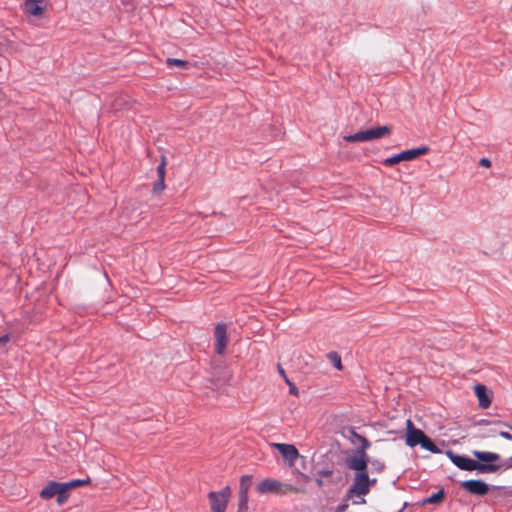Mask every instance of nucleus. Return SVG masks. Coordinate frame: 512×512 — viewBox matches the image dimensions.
<instances>
[{
	"instance_id": "1",
	"label": "nucleus",
	"mask_w": 512,
	"mask_h": 512,
	"mask_svg": "<svg viewBox=\"0 0 512 512\" xmlns=\"http://www.w3.org/2000/svg\"><path fill=\"white\" fill-rule=\"evenodd\" d=\"M472 454L483 463H479L466 456L454 454L452 451H448L447 455L452 463L461 470L465 471H478L480 473H493L499 470L500 466L493 464L500 459V455L494 452L487 451H472Z\"/></svg>"
},
{
	"instance_id": "2",
	"label": "nucleus",
	"mask_w": 512,
	"mask_h": 512,
	"mask_svg": "<svg viewBox=\"0 0 512 512\" xmlns=\"http://www.w3.org/2000/svg\"><path fill=\"white\" fill-rule=\"evenodd\" d=\"M355 476L353 483L348 490V496L363 497L370 492L371 486H373L377 480L370 479L367 473V466L361 470H355Z\"/></svg>"
},
{
	"instance_id": "3",
	"label": "nucleus",
	"mask_w": 512,
	"mask_h": 512,
	"mask_svg": "<svg viewBox=\"0 0 512 512\" xmlns=\"http://www.w3.org/2000/svg\"><path fill=\"white\" fill-rule=\"evenodd\" d=\"M391 134V127L389 126H378L375 128L367 129L364 131H358L355 134L344 136V140L347 142H366Z\"/></svg>"
},
{
	"instance_id": "4",
	"label": "nucleus",
	"mask_w": 512,
	"mask_h": 512,
	"mask_svg": "<svg viewBox=\"0 0 512 512\" xmlns=\"http://www.w3.org/2000/svg\"><path fill=\"white\" fill-rule=\"evenodd\" d=\"M356 437L361 441V446L353 456L346 459L347 467L351 470H361L368 465V456L366 450L370 447V442L363 436Z\"/></svg>"
},
{
	"instance_id": "5",
	"label": "nucleus",
	"mask_w": 512,
	"mask_h": 512,
	"mask_svg": "<svg viewBox=\"0 0 512 512\" xmlns=\"http://www.w3.org/2000/svg\"><path fill=\"white\" fill-rule=\"evenodd\" d=\"M430 152V148L428 146H421L409 150L402 151L396 155H393L389 158H386L383 161L385 166H393L402 161H412L420 156L426 155Z\"/></svg>"
},
{
	"instance_id": "6",
	"label": "nucleus",
	"mask_w": 512,
	"mask_h": 512,
	"mask_svg": "<svg viewBox=\"0 0 512 512\" xmlns=\"http://www.w3.org/2000/svg\"><path fill=\"white\" fill-rule=\"evenodd\" d=\"M231 493L229 486L224 487L220 491L209 492L208 499L211 512H226Z\"/></svg>"
},
{
	"instance_id": "7",
	"label": "nucleus",
	"mask_w": 512,
	"mask_h": 512,
	"mask_svg": "<svg viewBox=\"0 0 512 512\" xmlns=\"http://www.w3.org/2000/svg\"><path fill=\"white\" fill-rule=\"evenodd\" d=\"M214 338H215V352L219 355H223L225 353V350H226V347L228 344L226 324L218 323L215 326Z\"/></svg>"
},
{
	"instance_id": "8",
	"label": "nucleus",
	"mask_w": 512,
	"mask_h": 512,
	"mask_svg": "<svg viewBox=\"0 0 512 512\" xmlns=\"http://www.w3.org/2000/svg\"><path fill=\"white\" fill-rule=\"evenodd\" d=\"M460 486L468 493L478 496H484L489 491V485L482 480H466Z\"/></svg>"
},
{
	"instance_id": "9",
	"label": "nucleus",
	"mask_w": 512,
	"mask_h": 512,
	"mask_svg": "<svg viewBox=\"0 0 512 512\" xmlns=\"http://www.w3.org/2000/svg\"><path fill=\"white\" fill-rule=\"evenodd\" d=\"M406 429V444L410 447L420 445L425 433L422 430L415 428L410 419L406 421Z\"/></svg>"
},
{
	"instance_id": "10",
	"label": "nucleus",
	"mask_w": 512,
	"mask_h": 512,
	"mask_svg": "<svg viewBox=\"0 0 512 512\" xmlns=\"http://www.w3.org/2000/svg\"><path fill=\"white\" fill-rule=\"evenodd\" d=\"M273 447L276 448L290 464H293L299 457L297 448L292 444L274 443Z\"/></svg>"
},
{
	"instance_id": "11",
	"label": "nucleus",
	"mask_w": 512,
	"mask_h": 512,
	"mask_svg": "<svg viewBox=\"0 0 512 512\" xmlns=\"http://www.w3.org/2000/svg\"><path fill=\"white\" fill-rule=\"evenodd\" d=\"M474 392L478 399V405L482 409H487L491 405L492 393L485 385L477 384L474 386Z\"/></svg>"
},
{
	"instance_id": "12",
	"label": "nucleus",
	"mask_w": 512,
	"mask_h": 512,
	"mask_svg": "<svg viewBox=\"0 0 512 512\" xmlns=\"http://www.w3.org/2000/svg\"><path fill=\"white\" fill-rule=\"evenodd\" d=\"M279 487H280L279 480L274 479V478H266L257 484L256 491L259 494L272 493V494L278 495Z\"/></svg>"
},
{
	"instance_id": "13",
	"label": "nucleus",
	"mask_w": 512,
	"mask_h": 512,
	"mask_svg": "<svg viewBox=\"0 0 512 512\" xmlns=\"http://www.w3.org/2000/svg\"><path fill=\"white\" fill-rule=\"evenodd\" d=\"M59 492H66V487L64 483H59L55 481H50L40 492V497L42 499H51L54 496H57Z\"/></svg>"
},
{
	"instance_id": "14",
	"label": "nucleus",
	"mask_w": 512,
	"mask_h": 512,
	"mask_svg": "<svg viewBox=\"0 0 512 512\" xmlns=\"http://www.w3.org/2000/svg\"><path fill=\"white\" fill-rule=\"evenodd\" d=\"M44 0H25L24 2V13L26 15L40 17L44 13Z\"/></svg>"
},
{
	"instance_id": "15",
	"label": "nucleus",
	"mask_w": 512,
	"mask_h": 512,
	"mask_svg": "<svg viewBox=\"0 0 512 512\" xmlns=\"http://www.w3.org/2000/svg\"><path fill=\"white\" fill-rule=\"evenodd\" d=\"M298 494V493H306V488L303 486H294L292 484L283 483L280 481V487H279V496H284L287 494Z\"/></svg>"
},
{
	"instance_id": "16",
	"label": "nucleus",
	"mask_w": 512,
	"mask_h": 512,
	"mask_svg": "<svg viewBox=\"0 0 512 512\" xmlns=\"http://www.w3.org/2000/svg\"><path fill=\"white\" fill-rule=\"evenodd\" d=\"M252 476L244 475L240 479L239 498L248 499V491L251 486Z\"/></svg>"
},
{
	"instance_id": "17",
	"label": "nucleus",
	"mask_w": 512,
	"mask_h": 512,
	"mask_svg": "<svg viewBox=\"0 0 512 512\" xmlns=\"http://www.w3.org/2000/svg\"><path fill=\"white\" fill-rule=\"evenodd\" d=\"M90 482H91V479L88 477L86 479L71 480L69 482L64 483V485L66 487V492H68L71 489H75L80 486L88 485V484H90Z\"/></svg>"
},
{
	"instance_id": "18",
	"label": "nucleus",
	"mask_w": 512,
	"mask_h": 512,
	"mask_svg": "<svg viewBox=\"0 0 512 512\" xmlns=\"http://www.w3.org/2000/svg\"><path fill=\"white\" fill-rule=\"evenodd\" d=\"M421 447L425 450H428L432 453H438L440 450L433 443V441L426 435H424L422 442L420 443Z\"/></svg>"
},
{
	"instance_id": "19",
	"label": "nucleus",
	"mask_w": 512,
	"mask_h": 512,
	"mask_svg": "<svg viewBox=\"0 0 512 512\" xmlns=\"http://www.w3.org/2000/svg\"><path fill=\"white\" fill-rule=\"evenodd\" d=\"M444 497H445L444 490H440L437 493L430 495L428 498L425 499L424 502L429 503V504H438L443 501Z\"/></svg>"
},
{
	"instance_id": "20",
	"label": "nucleus",
	"mask_w": 512,
	"mask_h": 512,
	"mask_svg": "<svg viewBox=\"0 0 512 512\" xmlns=\"http://www.w3.org/2000/svg\"><path fill=\"white\" fill-rule=\"evenodd\" d=\"M166 64L168 67H178V68H188L189 63L184 60L176 59V58H167Z\"/></svg>"
},
{
	"instance_id": "21",
	"label": "nucleus",
	"mask_w": 512,
	"mask_h": 512,
	"mask_svg": "<svg viewBox=\"0 0 512 512\" xmlns=\"http://www.w3.org/2000/svg\"><path fill=\"white\" fill-rule=\"evenodd\" d=\"M328 359L332 362V364L337 370H342L343 366L341 362V357L337 352H330L328 354Z\"/></svg>"
},
{
	"instance_id": "22",
	"label": "nucleus",
	"mask_w": 512,
	"mask_h": 512,
	"mask_svg": "<svg viewBox=\"0 0 512 512\" xmlns=\"http://www.w3.org/2000/svg\"><path fill=\"white\" fill-rule=\"evenodd\" d=\"M157 174H158V178H164L165 179V174H166V158L164 156H162L161 162H160V164L157 167Z\"/></svg>"
},
{
	"instance_id": "23",
	"label": "nucleus",
	"mask_w": 512,
	"mask_h": 512,
	"mask_svg": "<svg viewBox=\"0 0 512 512\" xmlns=\"http://www.w3.org/2000/svg\"><path fill=\"white\" fill-rule=\"evenodd\" d=\"M165 189V179L159 178L153 185L152 192L158 194Z\"/></svg>"
},
{
	"instance_id": "24",
	"label": "nucleus",
	"mask_w": 512,
	"mask_h": 512,
	"mask_svg": "<svg viewBox=\"0 0 512 512\" xmlns=\"http://www.w3.org/2000/svg\"><path fill=\"white\" fill-rule=\"evenodd\" d=\"M310 481V477L304 473H301V472H297V482L300 484L299 486H303L305 487L304 485L306 483H308Z\"/></svg>"
},
{
	"instance_id": "25",
	"label": "nucleus",
	"mask_w": 512,
	"mask_h": 512,
	"mask_svg": "<svg viewBox=\"0 0 512 512\" xmlns=\"http://www.w3.org/2000/svg\"><path fill=\"white\" fill-rule=\"evenodd\" d=\"M371 466L378 473L382 472L384 470V468H385L384 463L379 461V460L371 461Z\"/></svg>"
},
{
	"instance_id": "26",
	"label": "nucleus",
	"mask_w": 512,
	"mask_h": 512,
	"mask_svg": "<svg viewBox=\"0 0 512 512\" xmlns=\"http://www.w3.org/2000/svg\"><path fill=\"white\" fill-rule=\"evenodd\" d=\"M248 510V499H240L237 512H247Z\"/></svg>"
},
{
	"instance_id": "27",
	"label": "nucleus",
	"mask_w": 512,
	"mask_h": 512,
	"mask_svg": "<svg viewBox=\"0 0 512 512\" xmlns=\"http://www.w3.org/2000/svg\"><path fill=\"white\" fill-rule=\"evenodd\" d=\"M68 500V495H67V492H59V494H57V503L59 505H63L64 503H66Z\"/></svg>"
},
{
	"instance_id": "28",
	"label": "nucleus",
	"mask_w": 512,
	"mask_h": 512,
	"mask_svg": "<svg viewBox=\"0 0 512 512\" xmlns=\"http://www.w3.org/2000/svg\"><path fill=\"white\" fill-rule=\"evenodd\" d=\"M286 382L289 384L290 394L298 395V389L296 388V386L293 383H291L288 378H286Z\"/></svg>"
},
{
	"instance_id": "29",
	"label": "nucleus",
	"mask_w": 512,
	"mask_h": 512,
	"mask_svg": "<svg viewBox=\"0 0 512 512\" xmlns=\"http://www.w3.org/2000/svg\"><path fill=\"white\" fill-rule=\"evenodd\" d=\"M10 340V336L9 334H5L3 336L0 337V348H2L3 346H5Z\"/></svg>"
},
{
	"instance_id": "30",
	"label": "nucleus",
	"mask_w": 512,
	"mask_h": 512,
	"mask_svg": "<svg viewBox=\"0 0 512 512\" xmlns=\"http://www.w3.org/2000/svg\"><path fill=\"white\" fill-rule=\"evenodd\" d=\"M479 164L480 166L485 168L491 167V161L488 158H481Z\"/></svg>"
},
{
	"instance_id": "31",
	"label": "nucleus",
	"mask_w": 512,
	"mask_h": 512,
	"mask_svg": "<svg viewBox=\"0 0 512 512\" xmlns=\"http://www.w3.org/2000/svg\"><path fill=\"white\" fill-rule=\"evenodd\" d=\"M499 435H500L502 438L506 439V440H510V441L512 440V435H511L510 433H508V432L501 431V432L499 433Z\"/></svg>"
},
{
	"instance_id": "32",
	"label": "nucleus",
	"mask_w": 512,
	"mask_h": 512,
	"mask_svg": "<svg viewBox=\"0 0 512 512\" xmlns=\"http://www.w3.org/2000/svg\"><path fill=\"white\" fill-rule=\"evenodd\" d=\"M320 474H321L322 476L329 477V476H331L332 472L327 470V471H322V472H320Z\"/></svg>"
},
{
	"instance_id": "33",
	"label": "nucleus",
	"mask_w": 512,
	"mask_h": 512,
	"mask_svg": "<svg viewBox=\"0 0 512 512\" xmlns=\"http://www.w3.org/2000/svg\"><path fill=\"white\" fill-rule=\"evenodd\" d=\"M316 483L319 487L323 486V481L321 479H316Z\"/></svg>"
},
{
	"instance_id": "34",
	"label": "nucleus",
	"mask_w": 512,
	"mask_h": 512,
	"mask_svg": "<svg viewBox=\"0 0 512 512\" xmlns=\"http://www.w3.org/2000/svg\"><path fill=\"white\" fill-rule=\"evenodd\" d=\"M347 505L339 506L338 511L343 512L346 509Z\"/></svg>"
},
{
	"instance_id": "35",
	"label": "nucleus",
	"mask_w": 512,
	"mask_h": 512,
	"mask_svg": "<svg viewBox=\"0 0 512 512\" xmlns=\"http://www.w3.org/2000/svg\"><path fill=\"white\" fill-rule=\"evenodd\" d=\"M279 371H280V374L284 377V379L286 380L287 376L285 375V372L282 368H279Z\"/></svg>"
},
{
	"instance_id": "36",
	"label": "nucleus",
	"mask_w": 512,
	"mask_h": 512,
	"mask_svg": "<svg viewBox=\"0 0 512 512\" xmlns=\"http://www.w3.org/2000/svg\"><path fill=\"white\" fill-rule=\"evenodd\" d=\"M357 504H364L365 503V499L362 498V500L360 502H356Z\"/></svg>"
},
{
	"instance_id": "37",
	"label": "nucleus",
	"mask_w": 512,
	"mask_h": 512,
	"mask_svg": "<svg viewBox=\"0 0 512 512\" xmlns=\"http://www.w3.org/2000/svg\"><path fill=\"white\" fill-rule=\"evenodd\" d=\"M510 460L512 461V456L510 457Z\"/></svg>"
}]
</instances>
